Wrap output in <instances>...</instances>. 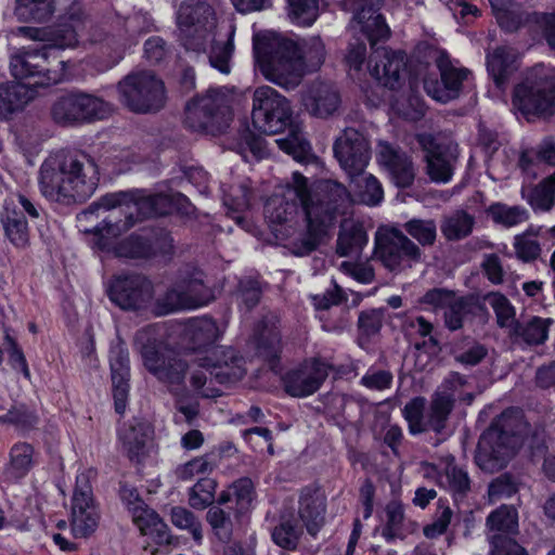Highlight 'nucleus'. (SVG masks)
<instances>
[{"label":"nucleus","instance_id":"39","mask_svg":"<svg viewBox=\"0 0 555 555\" xmlns=\"http://www.w3.org/2000/svg\"><path fill=\"white\" fill-rule=\"evenodd\" d=\"M51 115L60 125H74L81 122L79 92H69L56 99L51 108Z\"/></svg>","mask_w":555,"mask_h":555},{"label":"nucleus","instance_id":"41","mask_svg":"<svg viewBox=\"0 0 555 555\" xmlns=\"http://www.w3.org/2000/svg\"><path fill=\"white\" fill-rule=\"evenodd\" d=\"M488 217L504 228L517 227L529 219V211L522 206H509L504 203H494L487 209Z\"/></svg>","mask_w":555,"mask_h":555},{"label":"nucleus","instance_id":"30","mask_svg":"<svg viewBox=\"0 0 555 555\" xmlns=\"http://www.w3.org/2000/svg\"><path fill=\"white\" fill-rule=\"evenodd\" d=\"M118 437L129 459L140 462L146 452V444L152 437V429L146 422L133 420L120 427Z\"/></svg>","mask_w":555,"mask_h":555},{"label":"nucleus","instance_id":"8","mask_svg":"<svg viewBox=\"0 0 555 555\" xmlns=\"http://www.w3.org/2000/svg\"><path fill=\"white\" fill-rule=\"evenodd\" d=\"M529 425L518 409L504 411L481 435L475 462L487 473L503 469L516 451L525 443Z\"/></svg>","mask_w":555,"mask_h":555},{"label":"nucleus","instance_id":"7","mask_svg":"<svg viewBox=\"0 0 555 555\" xmlns=\"http://www.w3.org/2000/svg\"><path fill=\"white\" fill-rule=\"evenodd\" d=\"M251 119L256 129L268 134L282 132L288 127V134L276 139L275 143L298 162L309 155L311 146L301 126L293 122L289 101L272 87L261 86L254 91Z\"/></svg>","mask_w":555,"mask_h":555},{"label":"nucleus","instance_id":"22","mask_svg":"<svg viewBox=\"0 0 555 555\" xmlns=\"http://www.w3.org/2000/svg\"><path fill=\"white\" fill-rule=\"evenodd\" d=\"M382 4L383 0H345L343 4L346 10L356 11L353 20L372 47L378 40H385L390 35L384 16L378 12Z\"/></svg>","mask_w":555,"mask_h":555},{"label":"nucleus","instance_id":"28","mask_svg":"<svg viewBox=\"0 0 555 555\" xmlns=\"http://www.w3.org/2000/svg\"><path fill=\"white\" fill-rule=\"evenodd\" d=\"M322 198L317 201L309 193V205H318L320 215L331 214V224L336 215L344 214L345 209L353 203L352 192L346 186L334 180H326L321 184Z\"/></svg>","mask_w":555,"mask_h":555},{"label":"nucleus","instance_id":"53","mask_svg":"<svg viewBox=\"0 0 555 555\" xmlns=\"http://www.w3.org/2000/svg\"><path fill=\"white\" fill-rule=\"evenodd\" d=\"M90 40L94 43H102L103 53H108L109 62L107 67L116 65L124 55L125 46L114 36L107 35L101 27H92Z\"/></svg>","mask_w":555,"mask_h":555},{"label":"nucleus","instance_id":"54","mask_svg":"<svg viewBox=\"0 0 555 555\" xmlns=\"http://www.w3.org/2000/svg\"><path fill=\"white\" fill-rule=\"evenodd\" d=\"M426 400L416 397L408 402L403 409V415L409 423L412 434H421L428 430L427 415L424 414Z\"/></svg>","mask_w":555,"mask_h":555},{"label":"nucleus","instance_id":"5","mask_svg":"<svg viewBox=\"0 0 555 555\" xmlns=\"http://www.w3.org/2000/svg\"><path fill=\"white\" fill-rule=\"evenodd\" d=\"M99 180L98 165L90 155L66 151L50 154L38 176L41 194L63 204L87 201L95 192Z\"/></svg>","mask_w":555,"mask_h":555},{"label":"nucleus","instance_id":"42","mask_svg":"<svg viewBox=\"0 0 555 555\" xmlns=\"http://www.w3.org/2000/svg\"><path fill=\"white\" fill-rule=\"evenodd\" d=\"M538 235L539 230L530 227L522 233L514 236L513 248L518 260L530 263L540 257L542 247Z\"/></svg>","mask_w":555,"mask_h":555},{"label":"nucleus","instance_id":"14","mask_svg":"<svg viewBox=\"0 0 555 555\" xmlns=\"http://www.w3.org/2000/svg\"><path fill=\"white\" fill-rule=\"evenodd\" d=\"M230 119L228 98L218 90H209L190 101L185 107V126L196 132H220L228 127Z\"/></svg>","mask_w":555,"mask_h":555},{"label":"nucleus","instance_id":"34","mask_svg":"<svg viewBox=\"0 0 555 555\" xmlns=\"http://www.w3.org/2000/svg\"><path fill=\"white\" fill-rule=\"evenodd\" d=\"M1 223L9 241L18 248H24L29 242L28 223L22 211H16L15 203L4 201L1 212Z\"/></svg>","mask_w":555,"mask_h":555},{"label":"nucleus","instance_id":"17","mask_svg":"<svg viewBox=\"0 0 555 555\" xmlns=\"http://www.w3.org/2000/svg\"><path fill=\"white\" fill-rule=\"evenodd\" d=\"M91 474L82 472L76 477L70 507V527L75 538L89 537L99 525L100 514L90 485Z\"/></svg>","mask_w":555,"mask_h":555},{"label":"nucleus","instance_id":"37","mask_svg":"<svg viewBox=\"0 0 555 555\" xmlns=\"http://www.w3.org/2000/svg\"><path fill=\"white\" fill-rule=\"evenodd\" d=\"M553 323L554 321L551 318L533 317L528 321L516 323L511 331V335L528 345H541L547 339L548 330Z\"/></svg>","mask_w":555,"mask_h":555},{"label":"nucleus","instance_id":"36","mask_svg":"<svg viewBox=\"0 0 555 555\" xmlns=\"http://www.w3.org/2000/svg\"><path fill=\"white\" fill-rule=\"evenodd\" d=\"M369 236L363 224L345 221L337 238L336 251L341 257L358 255L367 244Z\"/></svg>","mask_w":555,"mask_h":555},{"label":"nucleus","instance_id":"11","mask_svg":"<svg viewBox=\"0 0 555 555\" xmlns=\"http://www.w3.org/2000/svg\"><path fill=\"white\" fill-rule=\"evenodd\" d=\"M214 299L212 291L205 284L204 273L195 267L180 269L176 282L156 299L157 314L196 309Z\"/></svg>","mask_w":555,"mask_h":555},{"label":"nucleus","instance_id":"33","mask_svg":"<svg viewBox=\"0 0 555 555\" xmlns=\"http://www.w3.org/2000/svg\"><path fill=\"white\" fill-rule=\"evenodd\" d=\"M350 180L353 203L359 202L367 206L378 205L384 191L379 181L365 169L360 172L347 173Z\"/></svg>","mask_w":555,"mask_h":555},{"label":"nucleus","instance_id":"50","mask_svg":"<svg viewBox=\"0 0 555 555\" xmlns=\"http://www.w3.org/2000/svg\"><path fill=\"white\" fill-rule=\"evenodd\" d=\"M409 236L423 246H433L437 238V224L433 219L413 218L403 224Z\"/></svg>","mask_w":555,"mask_h":555},{"label":"nucleus","instance_id":"25","mask_svg":"<svg viewBox=\"0 0 555 555\" xmlns=\"http://www.w3.org/2000/svg\"><path fill=\"white\" fill-rule=\"evenodd\" d=\"M301 103L311 116L326 119L339 109L341 98L333 83L318 81L302 92Z\"/></svg>","mask_w":555,"mask_h":555},{"label":"nucleus","instance_id":"43","mask_svg":"<svg viewBox=\"0 0 555 555\" xmlns=\"http://www.w3.org/2000/svg\"><path fill=\"white\" fill-rule=\"evenodd\" d=\"M255 499V487L251 479L247 477L235 480L227 490H224L219 499V504H227L235 501L238 511H245L249 507Z\"/></svg>","mask_w":555,"mask_h":555},{"label":"nucleus","instance_id":"44","mask_svg":"<svg viewBox=\"0 0 555 555\" xmlns=\"http://www.w3.org/2000/svg\"><path fill=\"white\" fill-rule=\"evenodd\" d=\"M439 485L447 488L457 499L466 494L470 481L467 473L454 464V459L448 457L444 473L439 476Z\"/></svg>","mask_w":555,"mask_h":555},{"label":"nucleus","instance_id":"40","mask_svg":"<svg viewBox=\"0 0 555 555\" xmlns=\"http://www.w3.org/2000/svg\"><path fill=\"white\" fill-rule=\"evenodd\" d=\"M475 218L464 210H456L442 219L440 230L448 241H460L473 232Z\"/></svg>","mask_w":555,"mask_h":555},{"label":"nucleus","instance_id":"18","mask_svg":"<svg viewBox=\"0 0 555 555\" xmlns=\"http://www.w3.org/2000/svg\"><path fill=\"white\" fill-rule=\"evenodd\" d=\"M318 205L306 206V214H302L300 222L293 223V228H286L288 245L296 256H306L313 251L326 229L331 225V214L320 215Z\"/></svg>","mask_w":555,"mask_h":555},{"label":"nucleus","instance_id":"51","mask_svg":"<svg viewBox=\"0 0 555 555\" xmlns=\"http://www.w3.org/2000/svg\"><path fill=\"white\" fill-rule=\"evenodd\" d=\"M81 122L104 119L113 111L112 105L101 98L79 92Z\"/></svg>","mask_w":555,"mask_h":555},{"label":"nucleus","instance_id":"32","mask_svg":"<svg viewBox=\"0 0 555 555\" xmlns=\"http://www.w3.org/2000/svg\"><path fill=\"white\" fill-rule=\"evenodd\" d=\"M518 55L513 48L499 47L487 56L488 72L498 88L502 89L508 78L517 70Z\"/></svg>","mask_w":555,"mask_h":555},{"label":"nucleus","instance_id":"64","mask_svg":"<svg viewBox=\"0 0 555 555\" xmlns=\"http://www.w3.org/2000/svg\"><path fill=\"white\" fill-rule=\"evenodd\" d=\"M468 310V302L463 297L455 296L451 305L444 309L446 326L451 331L461 328Z\"/></svg>","mask_w":555,"mask_h":555},{"label":"nucleus","instance_id":"20","mask_svg":"<svg viewBox=\"0 0 555 555\" xmlns=\"http://www.w3.org/2000/svg\"><path fill=\"white\" fill-rule=\"evenodd\" d=\"M441 79L425 78L424 88L434 100L447 103L456 99L460 94L463 81L467 78L468 70L455 67L446 52H440L436 59Z\"/></svg>","mask_w":555,"mask_h":555},{"label":"nucleus","instance_id":"21","mask_svg":"<svg viewBox=\"0 0 555 555\" xmlns=\"http://www.w3.org/2000/svg\"><path fill=\"white\" fill-rule=\"evenodd\" d=\"M330 365L319 359L307 360L283 377L285 391L304 398L314 393L328 376Z\"/></svg>","mask_w":555,"mask_h":555},{"label":"nucleus","instance_id":"61","mask_svg":"<svg viewBox=\"0 0 555 555\" xmlns=\"http://www.w3.org/2000/svg\"><path fill=\"white\" fill-rule=\"evenodd\" d=\"M280 341V334L275 328L261 331L257 337L259 356L273 364L279 357Z\"/></svg>","mask_w":555,"mask_h":555},{"label":"nucleus","instance_id":"52","mask_svg":"<svg viewBox=\"0 0 555 555\" xmlns=\"http://www.w3.org/2000/svg\"><path fill=\"white\" fill-rule=\"evenodd\" d=\"M222 193L223 204L233 211H243L250 205L251 192L248 181H241L228 189L223 186Z\"/></svg>","mask_w":555,"mask_h":555},{"label":"nucleus","instance_id":"10","mask_svg":"<svg viewBox=\"0 0 555 555\" xmlns=\"http://www.w3.org/2000/svg\"><path fill=\"white\" fill-rule=\"evenodd\" d=\"M513 106L526 117L555 114V68L538 64L515 87Z\"/></svg>","mask_w":555,"mask_h":555},{"label":"nucleus","instance_id":"55","mask_svg":"<svg viewBox=\"0 0 555 555\" xmlns=\"http://www.w3.org/2000/svg\"><path fill=\"white\" fill-rule=\"evenodd\" d=\"M480 271L488 282L494 286L503 285L508 275V272L503 264V260L495 253L482 255Z\"/></svg>","mask_w":555,"mask_h":555},{"label":"nucleus","instance_id":"48","mask_svg":"<svg viewBox=\"0 0 555 555\" xmlns=\"http://www.w3.org/2000/svg\"><path fill=\"white\" fill-rule=\"evenodd\" d=\"M483 301L494 311L498 325L500 327H508L512 331L516 324V312L509 299L500 292H490L483 296Z\"/></svg>","mask_w":555,"mask_h":555},{"label":"nucleus","instance_id":"15","mask_svg":"<svg viewBox=\"0 0 555 555\" xmlns=\"http://www.w3.org/2000/svg\"><path fill=\"white\" fill-rule=\"evenodd\" d=\"M301 211L306 214V206L309 205V188L307 179L295 171L292 182L286 185L282 193L273 194L264 205V216L270 223L293 228L297 224V216Z\"/></svg>","mask_w":555,"mask_h":555},{"label":"nucleus","instance_id":"31","mask_svg":"<svg viewBox=\"0 0 555 555\" xmlns=\"http://www.w3.org/2000/svg\"><path fill=\"white\" fill-rule=\"evenodd\" d=\"M325 498L317 490L306 489L299 499L298 514L307 531L315 535L324 524Z\"/></svg>","mask_w":555,"mask_h":555},{"label":"nucleus","instance_id":"19","mask_svg":"<svg viewBox=\"0 0 555 555\" xmlns=\"http://www.w3.org/2000/svg\"><path fill=\"white\" fill-rule=\"evenodd\" d=\"M333 150L346 173L363 171L371 158L367 139L354 128H346L335 140Z\"/></svg>","mask_w":555,"mask_h":555},{"label":"nucleus","instance_id":"9","mask_svg":"<svg viewBox=\"0 0 555 555\" xmlns=\"http://www.w3.org/2000/svg\"><path fill=\"white\" fill-rule=\"evenodd\" d=\"M164 337L165 326L162 324L143 327L134 336V348L141 354L145 369L158 380L178 385L184 378L188 361L169 350Z\"/></svg>","mask_w":555,"mask_h":555},{"label":"nucleus","instance_id":"12","mask_svg":"<svg viewBox=\"0 0 555 555\" xmlns=\"http://www.w3.org/2000/svg\"><path fill=\"white\" fill-rule=\"evenodd\" d=\"M374 259L388 271L399 274L422 261V250L401 230L382 227L375 233Z\"/></svg>","mask_w":555,"mask_h":555},{"label":"nucleus","instance_id":"27","mask_svg":"<svg viewBox=\"0 0 555 555\" xmlns=\"http://www.w3.org/2000/svg\"><path fill=\"white\" fill-rule=\"evenodd\" d=\"M130 496H133L134 500L128 502V509L141 533L154 537L157 543L169 542L167 525L153 509L146 507L133 491H130Z\"/></svg>","mask_w":555,"mask_h":555},{"label":"nucleus","instance_id":"16","mask_svg":"<svg viewBox=\"0 0 555 555\" xmlns=\"http://www.w3.org/2000/svg\"><path fill=\"white\" fill-rule=\"evenodd\" d=\"M153 283L138 273H122L114 276L109 284V299L122 310L147 309L154 299Z\"/></svg>","mask_w":555,"mask_h":555},{"label":"nucleus","instance_id":"45","mask_svg":"<svg viewBox=\"0 0 555 555\" xmlns=\"http://www.w3.org/2000/svg\"><path fill=\"white\" fill-rule=\"evenodd\" d=\"M487 526L491 531L498 532L496 534L506 535L516 532L518 528L517 509L513 505H501L490 513Z\"/></svg>","mask_w":555,"mask_h":555},{"label":"nucleus","instance_id":"57","mask_svg":"<svg viewBox=\"0 0 555 555\" xmlns=\"http://www.w3.org/2000/svg\"><path fill=\"white\" fill-rule=\"evenodd\" d=\"M217 483L210 478H201L191 489L189 502L193 508L204 509L215 500Z\"/></svg>","mask_w":555,"mask_h":555},{"label":"nucleus","instance_id":"3","mask_svg":"<svg viewBox=\"0 0 555 555\" xmlns=\"http://www.w3.org/2000/svg\"><path fill=\"white\" fill-rule=\"evenodd\" d=\"M192 348L197 351L192 359L191 384L205 398H215L220 391L211 387L212 380L231 384L245 375L244 360L232 348L214 346L222 332L211 318L192 320L188 325Z\"/></svg>","mask_w":555,"mask_h":555},{"label":"nucleus","instance_id":"63","mask_svg":"<svg viewBox=\"0 0 555 555\" xmlns=\"http://www.w3.org/2000/svg\"><path fill=\"white\" fill-rule=\"evenodd\" d=\"M532 203L540 209L550 210L555 204V172L544 179L532 193Z\"/></svg>","mask_w":555,"mask_h":555},{"label":"nucleus","instance_id":"47","mask_svg":"<svg viewBox=\"0 0 555 555\" xmlns=\"http://www.w3.org/2000/svg\"><path fill=\"white\" fill-rule=\"evenodd\" d=\"M54 11L53 0H16L15 13L22 21H47Z\"/></svg>","mask_w":555,"mask_h":555},{"label":"nucleus","instance_id":"4","mask_svg":"<svg viewBox=\"0 0 555 555\" xmlns=\"http://www.w3.org/2000/svg\"><path fill=\"white\" fill-rule=\"evenodd\" d=\"M180 41L186 51L204 53L222 74L230 73L234 50L235 26L231 21H218L214 8L201 0H186L177 12Z\"/></svg>","mask_w":555,"mask_h":555},{"label":"nucleus","instance_id":"26","mask_svg":"<svg viewBox=\"0 0 555 555\" xmlns=\"http://www.w3.org/2000/svg\"><path fill=\"white\" fill-rule=\"evenodd\" d=\"M109 363L112 371L113 397L115 411L124 414L129 392V352L122 345H116L111 349Z\"/></svg>","mask_w":555,"mask_h":555},{"label":"nucleus","instance_id":"35","mask_svg":"<svg viewBox=\"0 0 555 555\" xmlns=\"http://www.w3.org/2000/svg\"><path fill=\"white\" fill-rule=\"evenodd\" d=\"M304 534L301 526L292 515H281L270 526L272 542L285 551H296Z\"/></svg>","mask_w":555,"mask_h":555},{"label":"nucleus","instance_id":"1","mask_svg":"<svg viewBox=\"0 0 555 555\" xmlns=\"http://www.w3.org/2000/svg\"><path fill=\"white\" fill-rule=\"evenodd\" d=\"M188 198L181 193L150 194L144 190L109 193L93 202L77 219L80 223L91 221L101 211H112L93 229L82 231L92 234V244L103 251H112L120 258H150L169 255L172 251V238L166 231L145 234L133 233L115 243L122 233L130 230L143 218L163 216L171 212L173 207H184Z\"/></svg>","mask_w":555,"mask_h":555},{"label":"nucleus","instance_id":"59","mask_svg":"<svg viewBox=\"0 0 555 555\" xmlns=\"http://www.w3.org/2000/svg\"><path fill=\"white\" fill-rule=\"evenodd\" d=\"M397 318L401 320V330L408 337H428L434 326L422 315L411 313H398Z\"/></svg>","mask_w":555,"mask_h":555},{"label":"nucleus","instance_id":"58","mask_svg":"<svg viewBox=\"0 0 555 555\" xmlns=\"http://www.w3.org/2000/svg\"><path fill=\"white\" fill-rule=\"evenodd\" d=\"M171 522L179 529L188 530L193 539L202 541V525L195 515L182 506H175L170 511Z\"/></svg>","mask_w":555,"mask_h":555},{"label":"nucleus","instance_id":"24","mask_svg":"<svg viewBox=\"0 0 555 555\" xmlns=\"http://www.w3.org/2000/svg\"><path fill=\"white\" fill-rule=\"evenodd\" d=\"M418 142L425 152L424 159L429 178L437 183H448L455 170L456 154L450 147L435 144L427 134L418 135Z\"/></svg>","mask_w":555,"mask_h":555},{"label":"nucleus","instance_id":"62","mask_svg":"<svg viewBox=\"0 0 555 555\" xmlns=\"http://www.w3.org/2000/svg\"><path fill=\"white\" fill-rule=\"evenodd\" d=\"M206 519L220 540L225 541L230 539L233 528L232 520L222 508L211 506L207 512Z\"/></svg>","mask_w":555,"mask_h":555},{"label":"nucleus","instance_id":"60","mask_svg":"<svg viewBox=\"0 0 555 555\" xmlns=\"http://www.w3.org/2000/svg\"><path fill=\"white\" fill-rule=\"evenodd\" d=\"M217 466L211 455L197 456L177 469L178 477L182 480H190L198 475H208Z\"/></svg>","mask_w":555,"mask_h":555},{"label":"nucleus","instance_id":"29","mask_svg":"<svg viewBox=\"0 0 555 555\" xmlns=\"http://www.w3.org/2000/svg\"><path fill=\"white\" fill-rule=\"evenodd\" d=\"M378 162L387 168L395 183L400 188H406L414 180V168L412 162L404 154L386 142L378 144Z\"/></svg>","mask_w":555,"mask_h":555},{"label":"nucleus","instance_id":"38","mask_svg":"<svg viewBox=\"0 0 555 555\" xmlns=\"http://www.w3.org/2000/svg\"><path fill=\"white\" fill-rule=\"evenodd\" d=\"M35 449L27 442H17L10 450V461L7 466L9 478L18 480L24 478L35 463Z\"/></svg>","mask_w":555,"mask_h":555},{"label":"nucleus","instance_id":"46","mask_svg":"<svg viewBox=\"0 0 555 555\" xmlns=\"http://www.w3.org/2000/svg\"><path fill=\"white\" fill-rule=\"evenodd\" d=\"M386 522L382 535L390 542L395 539H403L405 535V517L401 503L391 501L386 505Z\"/></svg>","mask_w":555,"mask_h":555},{"label":"nucleus","instance_id":"49","mask_svg":"<svg viewBox=\"0 0 555 555\" xmlns=\"http://www.w3.org/2000/svg\"><path fill=\"white\" fill-rule=\"evenodd\" d=\"M453 396L451 393L437 392L430 404L427 414L428 430L440 433L453 406Z\"/></svg>","mask_w":555,"mask_h":555},{"label":"nucleus","instance_id":"13","mask_svg":"<svg viewBox=\"0 0 555 555\" xmlns=\"http://www.w3.org/2000/svg\"><path fill=\"white\" fill-rule=\"evenodd\" d=\"M118 91L120 101L135 113L157 112L166 100L163 80L150 70L129 74L118 83Z\"/></svg>","mask_w":555,"mask_h":555},{"label":"nucleus","instance_id":"6","mask_svg":"<svg viewBox=\"0 0 555 555\" xmlns=\"http://www.w3.org/2000/svg\"><path fill=\"white\" fill-rule=\"evenodd\" d=\"M254 54L264 78L286 90L296 88L305 74L307 59L311 67L318 68L324 60V46L318 38L309 42L300 55L298 46L288 39L254 37Z\"/></svg>","mask_w":555,"mask_h":555},{"label":"nucleus","instance_id":"2","mask_svg":"<svg viewBox=\"0 0 555 555\" xmlns=\"http://www.w3.org/2000/svg\"><path fill=\"white\" fill-rule=\"evenodd\" d=\"M88 24L82 9L73 5L51 43L24 48L11 57V73L20 81L0 85V119H9L23 111L36 96V87H48L64 79L66 62L60 57L59 50L75 47Z\"/></svg>","mask_w":555,"mask_h":555},{"label":"nucleus","instance_id":"23","mask_svg":"<svg viewBox=\"0 0 555 555\" xmlns=\"http://www.w3.org/2000/svg\"><path fill=\"white\" fill-rule=\"evenodd\" d=\"M405 54L401 51H391L387 48H377L373 51L369 69L379 83L396 89L400 86L401 79L405 75Z\"/></svg>","mask_w":555,"mask_h":555},{"label":"nucleus","instance_id":"56","mask_svg":"<svg viewBox=\"0 0 555 555\" xmlns=\"http://www.w3.org/2000/svg\"><path fill=\"white\" fill-rule=\"evenodd\" d=\"M292 20L302 26L312 25L319 16V0H288Z\"/></svg>","mask_w":555,"mask_h":555}]
</instances>
